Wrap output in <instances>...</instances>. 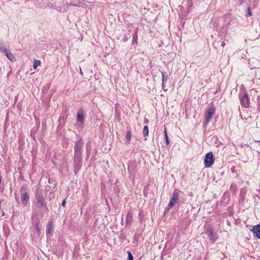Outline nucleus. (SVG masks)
<instances>
[{
  "mask_svg": "<svg viewBox=\"0 0 260 260\" xmlns=\"http://www.w3.org/2000/svg\"><path fill=\"white\" fill-rule=\"evenodd\" d=\"M7 51V49L5 47V45L3 41H0V51L5 53Z\"/></svg>",
  "mask_w": 260,
  "mask_h": 260,
  "instance_id": "nucleus-14",
  "label": "nucleus"
},
{
  "mask_svg": "<svg viewBox=\"0 0 260 260\" xmlns=\"http://www.w3.org/2000/svg\"><path fill=\"white\" fill-rule=\"evenodd\" d=\"M148 122H149L148 120L147 119H146V118H145V119H144V123H148Z\"/></svg>",
  "mask_w": 260,
  "mask_h": 260,
  "instance_id": "nucleus-28",
  "label": "nucleus"
},
{
  "mask_svg": "<svg viewBox=\"0 0 260 260\" xmlns=\"http://www.w3.org/2000/svg\"><path fill=\"white\" fill-rule=\"evenodd\" d=\"M257 142H260V140L256 141Z\"/></svg>",
  "mask_w": 260,
  "mask_h": 260,
  "instance_id": "nucleus-34",
  "label": "nucleus"
},
{
  "mask_svg": "<svg viewBox=\"0 0 260 260\" xmlns=\"http://www.w3.org/2000/svg\"><path fill=\"white\" fill-rule=\"evenodd\" d=\"M179 199V194L178 192L174 191L173 193V197L168 205V209L172 208L176 203Z\"/></svg>",
  "mask_w": 260,
  "mask_h": 260,
  "instance_id": "nucleus-4",
  "label": "nucleus"
},
{
  "mask_svg": "<svg viewBox=\"0 0 260 260\" xmlns=\"http://www.w3.org/2000/svg\"><path fill=\"white\" fill-rule=\"evenodd\" d=\"M25 190V187L24 186H22L20 188V191L22 192V196H21V201L22 203L24 205L26 204V202L28 201L29 199V197L27 193L23 192V191Z\"/></svg>",
  "mask_w": 260,
  "mask_h": 260,
  "instance_id": "nucleus-6",
  "label": "nucleus"
},
{
  "mask_svg": "<svg viewBox=\"0 0 260 260\" xmlns=\"http://www.w3.org/2000/svg\"><path fill=\"white\" fill-rule=\"evenodd\" d=\"M41 61L37 59H35L33 65V68L36 69L38 66H40Z\"/></svg>",
  "mask_w": 260,
  "mask_h": 260,
  "instance_id": "nucleus-16",
  "label": "nucleus"
},
{
  "mask_svg": "<svg viewBox=\"0 0 260 260\" xmlns=\"http://www.w3.org/2000/svg\"><path fill=\"white\" fill-rule=\"evenodd\" d=\"M81 156H74V168L75 169L78 170L81 166Z\"/></svg>",
  "mask_w": 260,
  "mask_h": 260,
  "instance_id": "nucleus-9",
  "label": "nucleus"
},
{
  "mask_svg": "<svg viewBox=\"0 0 260 260\" xmlns=\"http://www.w3.org/2000/svg\"><path fill=\"white\" fill-rule=\"evenodd\" d=\"M3 202V200H1L0 199V211L2 210V205H1V204H2V202Z\"/></svg>",
  "mask_w": 260,
  "mask_h": 260,
  "instance_id": "nucleus-29",
  "label": "nucleus"
},
{
  "mask_svg": "<svg viewBox=\"0 0 260 260\" xmlns=\"http://www.w3.org/2000/svg\"><path fill=\"white\" fill-rule=\"evenodd\" d=\"M137 44V32H136V34L133 35V43Z\"/></svg>",
  "mask_w": 260,
  "mask_h": 260,
  "instance_id": "nucleus-21",
  "label": "nucleus"
},
{
  "mask_svg": "<svg viewBox=\"0 0 260 260\" xmlns=\"http://www.w3.org/2000/svg\"><path fill=\"white\" fill-rule=\"evenodd\" d=\"M2 215L4 216V212L3 211H2Z\"/></svg>",
  "mask_w": 260,
  "mask_h": 260,
  "instance_id": "nucleus-33",
  "label": "nucleus"
},
{
  "mask_svg": "<svg viewBox=\"0 0 260 260\" xmlns=\"http://www.w3.org/2000/svg\"><path fill=\"white\" fill-rule=\"evenodd\" d=\"M162 89L165 91H166L167 90V89H166L165 88V83H163V82H162Z\"/></svg>",
  "mask_w": 260,
  "mask_h": 260,
  "instance_id": "nucleus-24",
  "label": "nucleus"
},
{
  "mask_svg": "<svg viewBox=\"0 0 260 260\" xmlns=\"http://www.w3.org/2000/svg\"><path fill=\"white\" fill-rule=\"evenodd\" d=\"M39 220L38 218H36V220H34V229L36 231L37 233L39 234L40 233V230L39 227Z\"/></svg>",
  "mask_w": 260,
  "mask_h": 260,
  "instance_id": "nucleus-11",
  "label": "nucleus"
},
{
  "mask_svg": "<svg viewBox=\"0 0 260 260\" xmlns=\"http://www.w3.org/2000/svg\"><path fill=\"white\" fill-rule=\"evenodd\" d=\"M52 226H53L52 222H50L48 224V229L47 230V234H49L50 233V231L52 230Z\"/></svg>",
  "mask_w": 260,
  "mask_h": 260,
  "instance_id": "nucleus-20",
  "label": "nucleus"
},
{
  "mask_svg": "<svg viewBox=\"0 0 260 260\" xmlns=\"http://www.w3.org/2000/svg\"><path fill=\"white\" fill-rule=\"evenodd\" d=\"M66 200H63L61 203V205L63 206V207H65V205H66Z\"/></svg>",
  "mask_w": 260,
  "mask_h": 260,
  "instance_id": "nucleus-25",
  "label": "nucleus"
},
{
  "mask_svg": "<svg viewBox=\"0 0 260 260\" xmlns=\"http://www.w3.org/2000/svg\"><path fill=\"white\" fill-rule=\"evenodd\" d=\"M128 253V260H133V256L132 253L130 251L127 252Z\"/></svg>",
  "mask_w": 260,
  "mask_h": 260,
  "instance_id": "nucleus-23",
  "label": "nucleus"
},
{
  "mask_svg": "<svg viewBox=\"0 0 260 260\" xmlns=\"http://www.w3.org/2000/svg\"><path fill=\"white\" fill-rule=\"evenodd\" d=\"M17 100V96H16L15 98V101L16 102Z\"/></svg>",
  "mask_w": 260,
  "mask_h": 260,
  "instance_id": "nucleus-32",
  "label": "nucleus"
},
{
  "mask_svg": "<svg viewBox=\"0 0 260 260\" xmlns=\"http://www.w3.org/2000/svg\"><path fill=\"white\" fill-rule=\"evenodd\" d=\"M240 103L242 106L246 108L249 107L250 102L247 93H245L240 99Z\"/></svg>",
  "mask_w": 260,
  "mask_h": 260,
  "instance_id": "nucleus-3",
  "label": "nucleus"
},
{
  "mask_svg": "<svg viewBox=\"0 0 260 260\" xmlns=\"http://www.w3.org/2000/svg\"><path fill=\"white\" fill-rule=\"evenodd\" d=\"M126 223L127 224L128 222H131L132 220V215L131 213H128L126 215Z\"/></svg>",
  "mask_w": 260,
  "mask_h": 260,
  "instance_id": "nucleus-17",
  "label": "nucleus"
},
{
  "mask_svg": "<svg viewBox=\"0 0 260 260\" xmlns=\"http://www.w3.org/2000/svg\"><path fill=\"white\" fill-rule=\"evenodd\" d=\"M161 78H162V82L165 83V82L168 80L169 77L168 75L164 72H161Z\"/></svg>",
  "mask_w": 260,
  "mask_h": 260,
  "instance_id": "nucleus-15",
  "label": "nucleus"
},
{
  "mask_svg": "<svg viewBox=\"0 0 260 260\" xmlns=\"http://www.w3.org/2000/svg\"><path fill=\"white\" fill-rule=\"evenodd\" d=\"M149 131L148 127L147 126H145L143 128V133L145 136H146L148 135Z\"/></svg>",
  "mask_w": 260,
  "mask_h": 260,
  "instance_id": "nucleus-19",
  "label": "nucleus"
},
{
  "mask_svg": "<svg viewBox=\"0 0 260 260\" xmlns=\"http://www.w3.org/2000/svg\"><path fill=\"white\" fill-rule=\"evenodd\" d=\"M248 16H251V12L249 11V9H248Z\"/></svg>",
  "mask_w": 260,
  "mask_h": 260,
  "instance_id": "nucleus-30",
  "label": "nucleus"
},
{
  "mask_svg": "<svg viewBox=\"0 0 260 260\" xmlns=\"http://www.w3.org/2000/svg\"><path fill=\"white\" fill-rule=\"evenodd\" d=\"M207 234L210 242L213 243L216 240V235L214 233L213 231L211 229H208Z\"/></svg>",
  "mask_w": 260,
  "mask_h": 260,
  "instance_id": "nucleus-5",
  "label": "nucleus"
},
{
  "mask_svg": "<svg viewBox=\"0 0 260 260\" xmlns=\"http://www.w3.org/2000/svg\"><path fill=\"white\" fill-rule=\"evenodd\" d=\"M5 55L7 56V58L10 60L12 61H16V58L14 56V55L11 53L10 52H9L8 50L6 51V52L5 53Z\"/></svg>",
  "mask_w": 260,
  "mask_h": 260,
  "instance_id": "nucleus-12",
  "label": "nucleus"
},
{
  "mask_svg": "<svg viewBox=\"0 0 260 260\" xmlns=\"http://www.w3.org/2000/svg\"><path fill=\"white\" fill-rule=\"evenodd\" d=\"M126 139L127 140L128 142H129L131 141V134L129 131L127 132L126 135Z\"/></svg>",
  "mask_w": 260,
  "mask_h": 260,
  "instance_id": "nucleus-22",
  "label": "nucleus"
},
{
  "mask_svg": "<svg viewBox=\"0 0 260 260\" xmlns=\"http://www.w3.org/2000/svg\"><path fill=\"white\" fill-rule=\"evenodd\" d=\"M36 204L37 207L41 208L44 206V198L42 196L37 195L36 196Z\"/></svg>",
  "mask_w": 260,
  "mask_h": 260,
  "instance_id": "nucleus-7",
  "label": "nucleus"
},
{
  "mask_svg": "<svg viewBox=\"0 0 260 260\" xmlns=\"http://www.w3.org/2000/svg\"><path fill=\"white\" fill-rule=\"evenodd\" d=\"M221 46H222V47H224V46H225V43H222L221 44Z\"/></svg>",
  "mask_w": 260,
  "mask_h": 260,
  "instance_id": "nucleus-31",
  "label": "nucleus"
},
{
  "mask_svg": "<svg viewBox=\"0 0 260 260\" xmlns=\"http://www.w3.org/2000/svg\"><path fill=\"white\" fill-rule=\"evenodd\" d=\"M254 235L257 239H260V225H254L252 230Z\"/></svg>",
  "mask_w": 260,
  "mask_h": 260,
  "instance_id": "nucleus-10",
  "label": "nucleus"
},
{
  "mask_svg": "<svg viewBox=\"0 0 260 260\" xmlns=\"http://www.w3.org/2000/svg\"><path fill=\"white\" fill-rule=\"evenodd\" d=\"M128 40L127 37L125 35L123 38V42H125Z\"/></svg>",
  "mask_w": 260,
  "mask_h": 260,
  "instance_id": "nucleus-26",
  "label": "nucleus"
},
{
  "mask_svg": "<svg viewBox=\"0 0 260 260\" xmlns=\"http://www.w3.org/2000/svg\"><path fill=\"white\" fill-rule=\"evenodd\" d=\"M215 112V108L213 106H211L205 113V120L206 123H208L209 121L211 118L212 116L214 114Z\"/></svg>",
  "mask_w": 260,
  "mask_h": 260,
  "instance_id": "nucleus-2",
  "label": "nucleus"
},
{
  "mask_svg": "<svg viewBox=\"0 0 260 260\" xmlns=\"http://www.w3.org/2000/svg\"><path fill=\"white\" fill-rule=\"evenodd\" d=\"M213 162L214 160L213 153L211 152H209L205 155L204 159L205 167L206 168H209L213 165Z\"/></svg>",
  "mask_w": 260,
  "mask_h": 260,
  "instance_id": "nucleus-1",
  "label": "nucleus"
},
{
  "mask_svg": "<svg viewBox=\"0 0 260 260\" xmlns=\"http://www.w3.org/2000/svg\"><path fill=\"white\" fill-rule=\"evenodd\" d=\"M164 135L166 139V142L167 144H169L170 143V141L169 140V137L167 133L166 128L165 127L164 129Z\"/></svg>",
  "mask_w": 260,
  "mask_h": 260,
  "instance_id": "nucleus-18",
  "label": "nucleus"
},
{
  "mask_svg": "<svg viewBox=\"0 0 260 260\" xmlns=\"http://www.w3.org/2000/svg\"><path fill=\"white\" fill-rule=\"evenodd\" d=\"M81 145L80 142L78 141L76 143L75 147L74 156H81Z\"/></svg>",
  "mask_w": 260,
  "mask_h": 260,
  "instance_id": "nucleus-8",
  "label": "nucleus"
},
{
  "mask_svg": "<svg viewBox=\"0 0 260 260\" xmlns=\"http://www.w3.org/2000/svg\"><path fill=\"white\" fill-rule=\"evenodd\" d=\"M79 69H80V75L83 76V72H82V70H81V67L79 68Z\"/></svg>",
  "mask_w": 260,
  "mask_h": 260,
  "instance_id": "nucleus-27",
  "label": "nucleus"
},
{
  "mask_svg": "<svg viewBox=\"0 0 260 260\" xmlns=\"http://www.w3.org/2000/svg\"><path fill=\"white\" fill-rule=\"evenodd\" d=\"M77 120L78 121L82 122L84 120V115L82 112H79L77 114Z\"/></svg>",
  "mask_w": 260,
  "mask_h": 260,
  "instance_id": "nucleus-13",
  "label": "nucleus"
}]
</instances>
